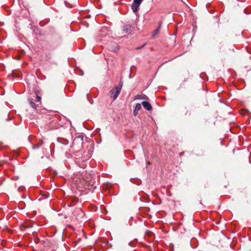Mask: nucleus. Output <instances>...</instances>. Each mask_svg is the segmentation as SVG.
<instances>
[{
  "mask_svg": "<svg viewBox=\"0 0 251 251\" xmlns=\"http://www.w3.org/2000/svg\"><path fill=\"white\" fill-rule=\"evenodd\" d=\"M29 104L31 107L34 109H36V104L34 102H32L29 100Z\"/></svg>",
  "mask_w": 251,
  "mask_h": 251,
  "instance_id": "obj_11",
  "label": "nucleus"
},
{
  "mask_svg": "<svg viewBox=\"0 0 251 251\" xmlns=\"http://www.w3.org/2000/svg\"><path fill=\"white\" fill-rule=\"evenodd\" d=\"M141 109V105L140 103H137L135 106V110H139Z\"/></svg>",
  "mask_w": 251,
  "mask_h": 251,
  "instance_id": "obj_10",
  "label": "nucleus"
},
{
  "mask_svg": "<svg viewBox=\"0 0 251 251\" xmlns=\"http://www.w3.org/2000/svg\"><path fill=\"white\" fill-rule=\"evenodd\" d=\"M144 46H145V45H143V46H141V47H139L137 48V49H138V50L141 49L142 48H143Z\"/></svg>",
  "mask_w": 251,
  "mask_h": 251,
  "instance_id": "obj_14",
  "label": "nucleus"
},
{
  "mask_svg": "<svg viewBox=\"0 0 251 251\" xmlns=\"http://www.w3.org/2000/svg\"><path fill=\"white\" fill-rule=\"evenodd\" d=\"M43 143L42 141H40V142L37 144V145H34L32 146V148L33 149H38L40 147H41Z\"/></svg>",
  "mask_w": 251,
  "mask_h": 251,
  "instance_id": "obj_6",
  "label": "nucleus"
},
{
  "mask_svg": "<svg viewBox=\"0 0 251 251\" xmlns=\"http://www.w3.org/2000/svg\"><path fill=\"white\" fill-rule=\"evenodd\" d=\"M139 6H137V4L133 3L132 5L131 8L133 12L137 11Z\"/></svg>",
  "mask_w": 251,
  "mask_h": 251,
  "instance_id": "obj_7",
  "label": "nucleus"
},
{
  "mask_svg": "<svg viewBox=\"0 0 251 251\" xmlns=\"http://www.w3.org/2000/svg\"><path fill=\"white\" fill-rule=\"evenodd\" d=\"M121 90V86H117L111 90V94L114 98L116 100L118 97Z\"/></svg>",
  "mask_w": 251,
  "mask_h": 251,
  "instance_id": "obj_1",
  "label": "nucleus"
},
{
  "mask_svg": "<svg viewBox=\"0 0 251 251\" xmlns=\"http://www.w3.org/2000/svg\"><path fill=\"white\" fill-rule=\"evenodd\" d=\"M143 107L147 110L150 111L152 109V106L150 102L147 101H144L142 103Z\"/></svg>",
  "mask_w": 251,
  "mask_h": 251,
  "instance_id": "obj_3",
  "label": "nucleus"
},
{
  "mask_svg": "<svg viewBox=\"0 0 251 251\" xmlns=\"http://www.w3.org/2000/svg\"><path fill=\"white\" fill-rule=\"evenodd\" d=\"M123 30L126 33H131L133 30V27L129 24H126L123 26Z\"/></svg>",
  "mask_w": 251,
  "mask_h": 251,
  "instance_id": "obj_2",
  "label": "nucleus"
},
{
  "mask_svg": "<svg viewBox=\"0 0 251 251\" xmlns=\"http://www.w3.org/2000/svg\"><path fill=\"white\" fill-rule=\"evenodd\" d=\"M182 154H183V153H182V152H180V155H182Z\"/></svg>",
  "mask_w": 251,
  "mask_h": 251,
  "instance_id": "obj_15",
  "label": "nucleus"
},
{
  "mask_svg": "<svg viewBox=\"0 0 251 251\" xmlns=\"http://www.w3.org/2000/svg\"><path fill=\"white\" fill-rule=\"evenodd\" d=\"M142 0H134L133 3L137 4V6H139Z\"/></svg>",
  "mask_w": 251,
  "mask_h": 251,
  "instance_id": "obj_9",
  "label": "nucleus"
},
{
  "mask_svg": "<svg viewBox=\"0 0 251 251\" xmlns=\"http://www.w3.org/2000/svg\"><path fill=\"white\" fill-rule=\"evenodd\" d=\"M146 96L145 95L138 94L135 96V99L137 100H141V99H146Z\"/></svg>",
  "mask_w": 251,
  "mask_h": 251,
  "instance_id": "obj_8",
  "label": "nucleus"
},
{
  "mask_svg": "<svg viewBox=\"0 0 251 251\" xmlns=\"http://www.w3.org/2000/svg\"><path fill=\"white\" fill-rule=\"evenodd\" d=\"M160 28H161V23H159L158 27L153 32L152 36H155L159 33Z\"/></svg>",
  "mask_w": 251,
  "mask_h": 251,
  "instance_id": "obj_5",
  "label": "nucleus"
},
{
  "mask_svg": "<svg viewBox=\"0 0 251 251\" xmlns=\"http://www.w3.org/2000/svg\"><path fill=\"white\" fill-rule=\"evenodd\" d=\"M41 97L38 95H36V101L40 102L41 101Z\"/></svg>",
  "mask_w": 251,
  "mask_h": 251,
  "instance_id": "obj_12",
  "label": "nucleus"
},
{
  "mask_svg": "<svg viewBox=\"0 0 251 251\" xmlns=\"http://www.w3.org/2000/svg\"><path fill=\"white\" fill-rule=\"evenodd\" d=\"M57 141L58 143L64 145H67L69 143V141L68 140L62 138H58L57 139Z\"/></svg>",
  "mask_w": 251,
  "mask_h": 251,
  "instance_id": "obj_4",
  "label": "nucleus"
},
{
  "mask_svg": "<svg viewBox=\"0 0 251 251\" xmlns=\"http://www.w3.org/2000/svg\"><path fill=\"white\" fill-rule=\"evenodd\" d=\"M134 112V114L135 115H136V114H137V110H135V109H134V112Z\"/></svg>",
  "mask_w": 251,
  "mask_h": 251,
  "instance_id": "obj_13",
  "label": "nucleus"
}]
</instances>
